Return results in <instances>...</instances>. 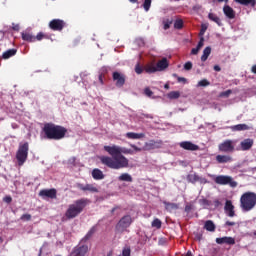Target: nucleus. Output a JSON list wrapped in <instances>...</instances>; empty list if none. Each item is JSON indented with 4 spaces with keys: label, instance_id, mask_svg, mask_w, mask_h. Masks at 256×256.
I'll return each instance as SVG.
<instances>
[{
    "label": "nucleus",
    "instance_id": "c9c22d12",
    "mask_svg": "<svg viewBox=\"0 0 256 256\" xmlns=\"http://www.w3.org/2000/svg\"><path fill=\"white\" fill-rule=\"evenodd\" d=\"M211 85V82L207 79H202L198 82L197 87H209Z\"/></svg>",
    "mask_w": 256,
    "mask_h": 256
},
{
    "label": "nucleus",
    "instance_id": "412c9836",
    "mask_svg": "<svg viewBox=\"0 0 256 256\" xmlns=\"http://www.w3.org/2000/svg\"><path fill=\"white\" fill-rule=\"evenodd\" d=\"M240 147L242 149V151H249V149H251V147H253V139H245L244 141H242L240 143Z\"/></svg>",
    "mask_w": 256,
    "mask_h": 256
},
{
    "label": "nucleus",
    "instance_id": "39448f33",
    "mask_svg": "<svg viewBox=\"0 0 256 256\" xmlns=\"http://www.w3.org/2000/svg\"><path fill=\"white\" fill-rule=\"evenodd\" d=\"M29 157V142L20 143L16 152V159L19 167H23Z\"/></svg>",
    "mask_w": 256,
    "mask_h": 256
},
{
    "label": "nucleus",
    "instance_id": "6e6552de",
    "mask_svg": "<svg viewBox=\"0 0 256 256\" xmlns=\"http://www.w3.org/2000/svg\"><path fill=\"white\" fill-rule=\"evenodd\" d=\"M218 151L220 153H233L235 151V141L233 140H224L218 145Z\"/></svg>",
    "mask_w": 256,
    "mask_h": 256
},
{
    "label": "nucleus",
    "instance_id": "aec40b11",
    "mask_svg": "<svg viewBox=\"0 0 256 256\" xmlns=\"http://www.w3.org/2000/svg\"><path fill=\"white\" fill-rule=\"evenodd\" d=\"M21 37L23 41H27V43H35V36L27 31L21 33Z\"/></svg>",
    "mask_w": 256,
    "mask_h": 256
},
{
    "label": "nucleus",
    "instance_id": "f704fd0d",
    "mask_svg": "<svg viewBox=\"0 0 256 256\" xmlns=\"http://www.w3.org/2000/svg\"><path fill=\"white\" fill-rule=\"evenodd\" d=\"M97 232V227L93 226L88 233L85 235L84 240L85 241H89V239H91L93 237V235H95V233Z\"/></svg>",
    "mask_w": 256,
    "mask_h": 256
},
{
    "label": "nucleus",
    "instance_id": "7ed1b4c3",
    "mask_svg": "<svg viewBox=\"0 0 256 256\" xmlns=\"http://www.w3.org/2000/svg\"><path fill=\"white\" fill-rule=\"evenodd\" d=\"M91 203V200L87 198H81L78 200H75L73 204H70L65 212V217L68 221L70 219H75V217H79L81 213L85 210V207Z\"/></svg>",
    "mask_w": 256,
    "mask_h": 256
},
{
    "label": "nucleus",
    "instance_id": "37998d69",
    "mask_svg": "<svg viewBox=\"0 0 256 256\" xmlns=\"http://www.w3.org/2000/svg\"><path fill=\"white\" fill-rule=\"evenodd\" d=\"M45 38H47V36H45L43 32H39L35 36V41H43V39H45Z\"/></svg>",
    "mask_w": 256,
    "mask_h": 256
},
{
    "label": "nucleus",
    "instance_id": "052dcab7",
    "mask_svg": "<svg viewBox=\"0 0 256 256\" xmlns=\"http://www.w3.org/2000/svg\"><path fill=\"white\" fill-rule=\"evenodd\" d=\"M214 71H217V72L221 71V66L220 65H215L214 66Z\"/></svg>",
    "mask_w": 256,
    "mask_h": 256
},
{
    "label": "nucleus",
    "instance_id": "0e129e2a",
    "mask_svg": "<svg viewBox=\"0 0 256 256\" xmlns=\"http://www.w3.org/2000/svg\"><path fill=\"white\" fill-rule=\"evenodd\" d=\"M185 211H186V213H189V211H191V206H186Z\"/></svg>",
    "mask_w": 256,
    "mask_h": 256
},
{
    "label": "nucleus",
    "instance_id": "cd10ccee",
    "mask_svg": "<svg viewBox=\"0 0 256 256\" xmlns=\"http://www.w3.org/2000/svg\"><path fill=\"white\" fill-rule=\"evenodd\" d=\"M231 131H249L247 124H238L230 127Z\"/></svg>",
    "mask_w": 256,
    "mask_h": 256
},
{
    "label": "nucleus",
    "instance_id": "e2e57ef3",
    "mask_svg": "<svg viewBox=\"0 0 256 256\" xmlns=\"http://www.w3.org/2000/svg\"><path fill=\"white\" fill-rule=\"evenodd\" d=\"M252 73H254V75H256V65H253L251 68Z\"/></svg>",
    "mask_w": 256,
    "mask_h": 256
},
{
    "label": "nucleus",
    "instance_id": "f8f14e48",
    "mask_svg": "<svg viewBox=\"0 0 256 256\" xmlns=\"http://www.w3.org/2000/svg\"><path fill=\"white\" fill-rule=\"evenodd\" d=\"M112 79H113V81H116L115 85L119 89H121V87H123V85H125V76L119 72H113Z\"/></svg>",
    "mask_w": 256,
    "mask_h": 256
},
{
    "label": "nucleus",
    "instance_id": "c85d7f7f",
    "mask_svg": "<svg viewBox=\"0 0 256 256\" xmlns=\"http://www.w3.org/2000/svg\"><path fill=\"white\" fill-rule=\"evenodd\" d=\"M14 55H17V49H9L2 54V59H11Z\"/></svg>",
    "mask_w": 256,
    "mask_h": 256
},
{
    "label": "nucleus",
    "instance_id": "c756f323",
    "mask_svg": "<svg viewBox=\"0 0 256 256\" xmlns=\"http://www.w3.org/2000/svg\"><path fill=\"white\" fill-rule=\"evenodd\" d=\"M120 181H126L127 183H133V177L129 173H123L118 177Z\"/></svg>",
    "mask_w": 256,
    "mask_h": 256
},
{
    "label": "nucleus",
    "instance_id": "79ce46f5",
    "mask_svg": "<svg viewBox=\"0 0 256 256\" xmlns=\"http://www.w3.org/2000/svg\"><path fill=\"white\" fill-rule=\"evenodd\" d=\"M143 71H145V68H143L141 64L137 63L135 66V73H137V75H141Z\"/></svg>",
    "mask_w": 256,
    "mask_h": 256
},
{
    "label": "nucleus",
    "instance_id": "49530a36",
    "mask_svg": "<svg viewBox=\"0 0 256 256\" xmlns=\"http://www.w3.org/2000/svg\"><path fill=\"white\" fill-rule=\"evenodd\" d=\"M144 94L146 95V97H153V91L149 87H146L144 89Z\"/></svg>",
    "mask_w": 256,
    "mask_h": 256
},
{
    "label": "nucleus",
    "instance_id": "774afa93",
    "mask_svg": "<svg viewBox=\"0 0 256 256\" xmlns=\"http://www.w3.org/2000/svg\"><path fill=\"white\" fill-rule=\"evenodd\" d=\"M185 256H193V254L191 253V251H188Z\"/></svg>",
    "mask_w": 256,
    "mask_h": 256
},
{
    "label": "nucleus",
    "instance_id": "20e7f679",
    "mask_svg": "<svg viewBox=\"0 0 256 256\" xmlns=\"http://www.w3.org/2000/svg\"><path fill=\"white\" fill-rule=\"evenodd\" d=\"M241 208L244 211H251L256 205V194L253 192H246L240 198Z\"/></svg>",
    "mask_w": 256,
    "mask_h": 256
},
{
    "label": "nucleus",
    "instance_id": "f257e3e1",
    "mask_svg": "<svg viewBox=\"0 0 256 256\" xmlns=\"http://www.w3.org/2000/svg\"><path fill=\"white\" fill-rule=\"evenodd\" d=\"M104 151L110 156H101L100 161L102 165L109 167V169H127L129 167V159L124 155H133L135 152L131 149L120 147L117 145L104 146Z\"/></svg>",
    "mask_w": 256,
    "mask_h": 256
},
{
    "label": "nucleus",
    "instance_id": "338daca9",
    "mask_svg": "<svg viewBox=\"0 0 256 256\" xmlns=\"http://www.w3.org/2000/svg\"><path fill=\"white\" fill-rule=\"evenodd\" d=\"M117 209H119V207L112 208L111 213H115V211H117Z\"/></svg>",
    "mask_w": 256,
    "mask_h": 256
},
{
    "label": "nucleus",
    "instance_id": "393cba45",
    "mask_svg": "<svg viewBox=\"0 0 256 256\" xmlns=\"http://www.w3.org/2000/svg\"><path fill=\"white\" fill-rule=\"evenodd\" d=\"M208 19L216 23L218 27H221L223 25V23L221 22V18H219V16H217V14L215 13H209Z\"/></svg>",
    "mask_w": 256,
    "mask_h": 256
},
{
    "label": "nucleus",
    "instance_id": "bf43d9fd",
    "mask_svg": "<svg viewBox=\"0 0 256 256\" xmlns=\"http://www.w3.org/2000/svg\"><path fill=\"white\" fill-rule=\"evenodd\" d=\"M221 205V201L219 200H214V206L219 207Z\"/></svg>",
    "mask_w": 256,
    "mask_h": 256
},
{
    "label": "nucleus",
    "instance_id": "09e8293b",
    "mask_svg": "<svg viewBox=\"0 0 256 256\" xmlns=\"http://www.w3.org/2000/svg\"><path fill=\"white\" fill-rule=\"evenodd\" d=\"M21 221H31V214H23L20 217Z\"/></svg>",
    "mask_w": 256,
    "mask_h": 256
},
{
    "label": "nucleus",
    "instance_id": "a878e982",
    "mask_svg": "<svg viewBox=\"0 0 256 256\" xmlns=\"http://www.w3.org/2000/svg\"><path fill=\"white\" fill-rule=\"evenodd\" d=\"M163 204L165 205L166 211H175V210L179 209V204H177V203H171V202L164 201Z\"/></svg>",
    "mask_w": 256,
    "mask_h": 256
},
{
    "label": "nucleus",
    "instance_id": "5fc2aeb1",
    "mask_svg": "<svg viewBox=\"0 0 256 256\" xmlns=\"http://www.w3.org/2000/svg\"><path fill=\"white\" fill-rule=\"evenodd\" d=\"M235 225H237V223H235V222H231V221H226L225 222L226 227H235Z\"/></svg>",
    "mask_w": 256,
    "mask_h": 256
},
{
    "label": "nucleus",
    "instance_id": "a211bd4d",
    "mask_svg": "<svg viewBox=\"0 0 256 256\" xmlns=\"http://www.w3.org/2000/svg\"><path fill=\"white\" fill-rule=\"evenodd\" d=\"M232 161H233V157H231V155L218 154L216 156V162L219 163V164L231 163Z\"/></svg>",
    "mask_w": 256,
    "mask_h": 256
},
{
    "label": "nucleus",
    "instance_id": "f3484780",
    "mask_svg": "<svg viewBox=\"0 0 256 256\" xmlns=\"http://www.w3.org/2000/svg\"><path fill=\"white\" fill-rule=\"evenodd\" d=\"M78 189H80V191H89L90 193H99V189H97V187H95V185L93 184H78L77 185Z\"/></svg>",
    "mask_w": 256,
    "mask_h": 256
},
{
    "label": "nucleus",
    "instance_id": "69168bd1",
    "mask_svg": "<svg viewBox=\"0 0 256 256\" xmlns=\"http://www.w3.org/2000/svg\"><path fill=\"white\" fill-rule=\"evenodd\" d=\"M13 30H14V31H19V25L13 26Z\"/></svg>",
    "mask_w": 256,
    "mask_h": 256
},
{
    "label": "nucleus",
    "instance_id": "72a5a7b5",
    "mask_svg": "<svg viewBox=\"0 0 256 256\" xmlns=\"http://www.w3.org/2000/svg\"><path fill=\"white\" fill-rule=\"evenodd\" d=\"M235 3H239L240 5H251V7H255L256 1L255 0H234Z\"/></svg>",
    "mask_w": 256,
    "mask_h": 256
},
{
    "label": "nucleus",
    "instance_id": "680f3d73",
    "mask_svg": "<svg viewBox=\"0 0 256 256\" xmlns=\"http://www.w3.org/2000/svg\"><path fill=\"white\" fill-rule=\"evenodd\" d=\"M75 161H77V158H75V157H72L69 159V162L72 164H75Z\"/></svg>",
    "mask_w": 256,
    "mask_h": 256
},
{
    "label": "nucleus",
    "instance_id": "7c9ffc66",
    "mask_svg": "<svg viewBox=\"0 0 256 256\" xmlns=\"http://www.w3.org/2000/svg\"><path fill=\"white\" fill-rule=\"evenodd\" d=\"M187 181H188V183H197V182L201 181V177H199V175H197V174H188Z\"/></svg>",
    "mask_w": 256,
    "mask_h": 256
},
{
    "label": "nucleus",
    "instance_id": "2eb2a0df",
    "mask_svg": "<svg viewBox=\"0 0 256 256\" xmlns=\"http://www.w3.org/2000/svg\"><path fill=\"white\" fill-rule=\"evenodd\" d=\"M224 211L228 217H235V206L231 200H226Z\"/></svg>",
    "mask_w": 256,
    "mask_h": 256
},
{
    "label": "nucleus",
    "instance_id": "3c124183",
    "mask_svg": "<svg viewBox=\"0 0 256 256\" xmlns=\"http://www.w3.org/2000/svg\"><path fill=\"white\" fill-rule=\"evenodd\" d=\"M204 44H205V38L201 37L196 47L201 50Z\"/></svg>",
    "mask_w": 256,
    "mask_h": 256
},
{
    "label": "nucleus",
    "instance_id": "b1692460",
    "mask_svg": "<svg viewBox=\"0 0 256 256\" xmlns=\"http://www.w3.org/2000/svg\"><path fill=\"white\" fill-rule=\"evenodd\" d=\"M204 229L206 231H209L210 233L215 232V229H217V227L215 226V223L213 222V220H207L204 223Z\"/></svg>",
    "mask_w": 256,
    "mask_h": 256
},
{
    "label": "nucleus",
    "instance_id": "ea45409f",
    "mask_svg": "<svg viewBox=\"0 0 256 256\" xmlns=\"http://www.w3.org/2000/svg\"><path fill=\"white\" fill-rule=\"evenodd\" d=\"M142 7L145 11H149L151 9V0H144Z\"/></svg>",
    "mask_w": 256,
    "mask_h": 256
},
{
    "label": "nucleus",
    "instance_id": "0eeeda50",
    "mask_svg": "<svg viewBox=\"0 0 256 256\" xmlns=\"http://www.w3.org/2000/svg\"><path fill=\"white\" fill-rule=\"evenodd\" d=\"M132 223L133 218L131 217V215L123 216L115 226L116 233H125V231H127V229L131 227Z\"/></svg>",
    "mask_w": 256,
    "mask_h": 256
},
{
    "label": "nucleus",
    "instance_id": "ddd939ff",
    "mask_svg": "<svg viewBox=\"0 0 256 256\" xmlns=\"http://www.w3.org/2000/svg\"><path fill=\"white\" fill-rule=\"evenodd\" d=\"M40 197H47L48 199H57V190L52 189H43L39 192Z\"/></svg>",
    "mask_w": 256,
    "mask_h": 256
},
{
    "label": "nucleus",
    "instance_id": "c03bdc74",
    "mask_svg": "<svg viewBox=\"0 0 256 256\" xmlns=\"http://www.w3.org/2000/svg\"><path fill=\"white\" fill-rule=\"evenodd\" d=\"M122 256H131V248L130 247L123 248Z\"/></svg>",
    "mask_w": 256,
    "mask_h": 256
},
{
    "label": "nucleus",
    "instance_id": "4d7b16f0",
    "mask_svg": "<svg viewBox=\"0 0 256 256\" xmlns=\"http://www.w3.org/2000/svg\"><path fill=\"white\" fill-rule=\"evenodd\" d=\"M178 83H187V79L183 77H178L177 78Z\"/></svg>",
    "mask_w": 256,
    "mask_h": 256
},
{
    "label": "nucleus",
    "instance_id": "bb28decb",
    "mask_svg": "<svg viewBox=\"0 0 256 256\" xmlns=\"http://www.w3.org/2000/svg\"><path fill=\"white\" fill-rule=\"evenodd\" d=\"M127 139H143L145 137V133H135V132H128L126 133Z\"/></svg>",
    "mask_w": 256,
    "mask_h": 256
},
{
    "label": "nucleus",
    "instance_id": "864d4df0",
    "mask_svg": "<svg viewBox=\"0 0 256 256\" xmlns=\"http://www.w3.org/2000/svg\"><path fill=\"white\" fill-rule=\"evenodd\" d=\"M12 201H13V198L11 197V196H5L4 198H3V202L4 203H12Z\"/></svg>",
    "mask_w": 256,
    "mask_h": 256
},
{
    "label": "nucleus",
    "instance_id": "4be33fe9",
    "mask_svg": "<svg viewBox=\"0 0 256 256\" xmlns=\"http://www.w3.org/2000/svg\"><path fill=\"white\" fill-rule=\"evenodd\" d=\"M92 177L96 181H101V179H105V174L99 168H95L92 170Z\"/></svg>",
    "mask_w": 256,
    "mask_h": 256
},
{
    "label": "nucleus",
    "instance_id": "473e14b6",
    "mask_svg": "<svg viewBox=\"0 0 256 256\" xmlns=\"http://www.w3.org/2000/svg\"><path fill=\"white\" fill-rule=\"evenodd\" d=\"M144 71L146 73H157V66H155V64H147L146 66H144Z\"/></svg>",
    "mask_w": 256,
    "mask_h": 256
},
{
    "label": "nucleus",
    "instance_id": "4468645a",
    "mask_svg": "<svg viewBox=\"0 0 256 256\" xmlns=\"http://www.w3.org/2000/svg\"><path fill=\"white\" fill-rule=\"evenodd\" d=\"M181 149H184L185 151H199V145L194 144L191 141H183L180 142Z\"/></svg>",
    "mask_w": 256,
    "mask_h": 256
},
{
    "label": "nucleus",
    "instance_id": "e433bc0d",
    "mask_svg": "<svg viewBox=\"0 0 256 256\" xmlns=\"http://www.w3.org/2000/svg\"><path fill=\"white\" fill-rule=\"evenodd\" d=\"M152 227H155V229H161V225H163V223L159 220V218H156L152 221Z\"/></svg>",
    "mask_w": 256,
    "mask_h": 256
},
{
    "label": "nucleus",
    "instance_id": "4c0bfd02",
    "mask_svg": "<svg viewBox=\"0 0 256 256\" xmlns=\"http://www.w3.org/2000/svg\"><path fill=\"white\" fill-rule=\"evenodd\" d=\"M163 25L164 31H167V29H170L171 25H173V20L166 19L163 21Z\"/></svg>",
    "mask_w": 256,
    "mask_h": 256
},
{
    "label": "nucleus",
    "instance_id": "5701e85b",
    "mask_svg": "<svg viewBox=\"0 0 256 256\" xmlns=\"http://www.w3.org/2000/svg\"><path fill=\"white\" fill-rule=\"evenodd\" d=\"M223 11H224V15H226L228 19H233L235 17V10H233L231 6L229 5L224 6Z\"/></svg>",
    "mask_w": 256,
    "mask_h": 256
},
{
    "label": "nucleus",
    "instance_id": "58836bf2",
    "mask_svg": "<svg viewBox=\"0 0 256 256\" xmlns=\"http://www.w3.org/2000/svg\"><path fill=\"white\" fill-rule=\"evenodd\" d=\"M174 29H183V19H176L175 20Z\"/></svg>",
    "mask_w": 256,
    "mask_h": 256
},
{
    "label": "nucleus",
    "instance_id": "13d9d810",
    "mask_svg": "<svg viewBox=\"0 0 256 256\" xmlns=\"http://www.w3.org/2000/svg\"><path fill=\"white\" fill-rule=\"evenodd\" d=\"M103 77H105V75L103 73H101L99 75V81H100L101 85H103Z\"/></svg>",
    "mask_w": 256,
    "mask_h": 256
},
{
    "label": "nucleus",
    "instance_id": "a18cd8bd",
    "mask_svg": "<svg viewBox=\"0 0 256 256\" xmlns=\"http://www.w3.org/2000/svg\"><path fill=\"white\" fill-rule=\"evenodd\" d=\"M185 71H191L193 69V63L191 61H188L184 64Z\"/></svg>",
    "mask_w": 256,
    "mask_h": 256
},
{
    "label": "nucleus",
    "instance_id": "a19ab883",
    "mask_svg": "<svg viewBox=\"0 0 256 256\" xmlns=\"http://www.w3.org/2000/svg\"><path fill=\"white\" fill-rule=\"evenodd\" d=\"M180 96L181 94L178 91H172L168 94L170 99H179Z\"/></svg>",
    "mask_w": 256,
    "mask_h": 256
},
{
    "label": "nucleus",
    "instance_id": "603ef678",
    "mask_svg": "<svg viewBox=\"0 0 256 256\" xmlns=\"http://www.w3.org/2000/svg\"><path fill=\"white\" fill-rule=\"evenodd\" d=\"M205 31H207V26H205V24H203L201 26L200 33H199L200 37H203V35H205Z\"/></svg>",
    "mask_w": 256,
    "mask_h": 256
},
{
    "label": "nucleus",
    "instance_id": "8fccbe9b",
    "mask_svg": "<svg viewBox=\"0 0 256 256\" xmlns=\"http://www.w3.org/2000/svg\"><path fill=\"white\" fill-rule=\"evenodd\" d=\"M231 93H233V90H226V91L220 93V97H229V95H231Z\"/></svg>",
    "mask_w": 256,
    "mask_h": 256
},
{
    "label": "nucleus",
    "instance_id": "2f4dec72",
    "mask_svg": "<svg viewBox=\"0 0 256 256\" xmlns=\"http://www.w3.org/2000/svg\"><path fill=\"white\" fill-rule=\"evenodd\" d=\"M209 55H211V47H206L204 50H203V54L201 56V61L203 63H205V61H207V59H209Z\"/></svg>",
    "mask_w": 256,
    "mask_h": 256
},
{
    "label": "nucleus",
    "instance_id": "423d86ee",
    "mask_svg": "<svg viewBox=\"0 0 256 256\" xmlns=\"http://www.w3.org/2000/svg\"><path fill=\"white\" fill-rule=\"evenodd\" d=\"M161 145H163L162 141L150 140L149 142L145 143L143 148H139L135 144H130V147L139 153L141 151H153V149H161Z\"/></svg>",
    "mask_w": 256,
    "mask_h": 256
},
{
    "label": "nucleus",
    "instance_id": "dca6fc26",
    "mask_svg": "<svg viewBox=\"0 0 256 256\" xmlns=\"http://www.w3.org/2000/svg\"><path fill=\"white\" fill-rule=\"evenodd\" d=\"M216 243L218 245H235V238L233 237H227V236H224V237H221V238H216Z\"/></svg>",
    "mask_w": 256,
    "mask_h": 256
},
{
    "label": "nucleus",
    "instance_id": "1a4fd4ad",
    "mask_svg": "<svg viewBox=\"0 0 256 256\" xmlns=\"http://www.w3.org/2000/svg\"><path fill=\"white\" fill-rule=\"evenodd\" d=\"M217 185H229L230 187H237V182L231 176L219 175L214 179Z\"/></svg>",
    "mask_w": 256,
    "mask_h": 256
},
{
    "label": "nucleus",
    "instance_id": "f03ea898",
    "mask_svg": "<svg viewBox=\"0 0 256 256\" xmlns=\"http://www.w3.org/2000/svg\"><path fill=\"white\" fill-rule=\"evenodd\" d=\"M43 133L46 135V139L60 141V139H65L67 128L61 125H55L54 123H46L43 127Z\"/></svg>",
    "mask_w": 256,
    "mask_h": 256
},
{
    "label": "nucleus",
    "instance_id": "de8ad7c7",
    "mask_svg": "<svg viewBox=\"0 0 256 256\" xmlns=\"http://www.w3.org/2000/svg\"><path fill=\"white\" fill-rule=\"evenodd\" d=\"M201 203H202V205H204L205 207H211V205L213 204V203L211 202V200H207V199H202V200H201Z\"/></svg>",
    "mask_w": 256,
    "mask_h": 256
},
{
    "label": "nucleus",
    "instance_id": "6e6d98bb",
    "mask_svg": "<svg viewBox=\"0 0 256 256\" xmlns=\"http://www.w3.org/2000/svg\"><path fill=\"white\" fill-rule=\"evenodd\" d=\"M199 51H200V49H199L198 47L193 48V49L191 50V55H197V53H199Z\"/></svg>",
    "mask_w": 256,
    "mask_h": 256
},
{
    "label": "nucleus",
    "instance_id": "9b49d317",
    "mask_svg": "<svg viewBox=\"0 0 256 256\" xmlns=\"http://www.w3.org/2000/svg\"><path fill=\"white\" fill-rule=\"evenodd\" d=\"M87 251H89V246L87 245L76 246L69 256H85Z\"/></svg>",
    "mask_w": 256,
    "mask_h": 256
},
{
    "label": "nucleus",
    "instance_id": "9d476101",
    "mask_svg": "<svg viewBox=\"0 0 256 256\" xmlns=\"http://www.w3.org/2000/svg\"><path fill=\"white\" fill-rule=\"evenodd\" d=\"M48 27L52 31H63L64 27H67V22L62 19H53L49 22Z\"/></svg>",
    "mask_w": 256,
    "mask_h": 256
},
{
    "label": "nucleus",
    "instance_id": "6ab92c4d",
    "mask_svg": "<svg viewBox=\"0 0 256 256\" xmlns=\"http://www.w3.org/2000/svg\"><path fill=\"white\" fill-rule=\"evenodd\" d=\"M167 67H169V61L167 60V58H162L156 64L157 71H165V69H167Z\"/></svg>",
    "mask_w": 256,
    "mask_h": 256
}]
</instances>
